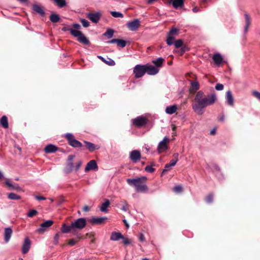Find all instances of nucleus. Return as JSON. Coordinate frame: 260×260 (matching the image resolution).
Wrapping results in <instances>:
<instances>
[{
  "mask_svg": "<svg viewBox=\"0 0 260 260\" xmlns=\"http://www.w3.org/2000/svg\"><path fill=\"white\" fill-rule=\"evenodd\" d=\"M147 179L146 177H137L136 178H127L126 182L130 186H134L138 192H147L148 190L147 186L144 183Z\"/></svg>",
  "mask_w": 260,
  "mask_h": 260,
  "instance_id": "2",
  "label": "nucleus"
},
{
  "mask_svg": "<svg viewBox=\"0 0 260 260\" xmlns=\"http://www.w3.org/2000/svg\"><path fill=\"white\" fill-rule=\"evenodd\" d=\"M129 159L134 163L137 162L141 159V153L139 150L132 151L129 153Z\"/></svg>",
  "mask_w": 260,
  "mask_h": 260,
  "instance_id": "11",
  "label": "nucleus"
},
{
  "mask_svg": "<svg viewBox=\"0 0 260 260\" xmlns=\"http://www.w3.org/2000/svg\"><path fill=\"white\" fill-rule=\"evenodd\" d=\"M64 136L67 139L69 144H71V141H74L75 139L74 135L72 133H67Z\"/></svg>",
  "mask_w": 260,
  "mask_h": 260,
  "instance_id": "38",
  "label": "nucleus"
},
{
  "mask_svg": "<svg viewBox=\"0 0 260 260\" xmlns=\"http://www.w3.org/2000/svg\"><path fill=\"white\" fill-rule=\"evenodd\" d=\"M178 158L173 159L171 160V161H170V162L169 164H170L172 167L174 166L176 164V163H177V162L178 161Z\"/></svg>",
  "mask_w": 260,
  "mask_h": 260,
  "instance_id": "53",
  "label": "nucleus"
},
{
  "mask_svg": "<svg viewBox=\"0 0 260 260\" xmlns=\"http://www.w3.org/2000/svg\"><path fill=\"white\" fill-rule=\"evenodd\" d=\"M98 166L95 160H91L89 161L85 167V172H87L90 170H97Z\"/></svg>",
  "mask_w": 260,
  "mask_h": 260,
  "instance_id": "14",
  "label": "nucleus"
},
{
  "mask_svg": "<svg viewBox=\"0 0 260 260\" xmlns=\"http://www.w3.org/2000/svg\"><path fill=\"white\" fill-rule=\"evenodd\" d=\"M133 123L135 126L140 127L147 123V119L143 116H139L133 120Z\"/></svg>",
  "mask_w": 260,
  "mask_h": 260,
  "instance_id": "10",
  "label": "nucleus"
},
{
  "mask_svg": "<svg viewBox=\"0 0 260 260\" xmlns=\"http://www.w3.org/2000/svg\"><path fill=\"white\" fill-rule=\"evenodd\" d=\"M38 213V211L36 210H30L27 213V216L29 217H32L36 215Z\"/></svg>",
  "mask_w": 260,
  "mask_h": 260,
  "instance_id": "45",
  "label": "nucleus"
},
{
  "mask_svg": "<svg viewBox=\"0 0 260 260\" xmlns=\"http://www.w3.org/2000/svg\"><path fill=\"white\" fill-rule=\"evenodd\" d=\"M191 87L189 90L191 92H195L200 88L199 83L197 81L190 80Z\"/></svg>",
  "mask_w": 260,
  "mask_h": 260,
  "instance_id": "21",
  "label": "nucleus"
},
{
  "mask_svg": "<svg viewBox=\"0 0 260 260\" xmlns=\"http://www.w3.org/2000/svg\"><path fill=\"white\" fill-rule=\"evenodd\" d=\"M72 223L75 232L84 229L86 225V221L84 218H79L72 222Z\"/></svg>",
  "mask_w": 260,
  "mask_h": 260,
  "instance_id": "4",
  "label": "nucleus"
},
{
  "mask_svg": "<svg viewBox=\"0 0 260 260\" xmlns=\"http://www.w3.org/2000/svg\"><path fill=\"white\" fill-rule=\"evenodd\" d=\"M121 239L123 240V243L124 245H128L131 243V241L128 239H125L124 237L123 238H122Z\"/></svg>",
  "mask_w": 260,
  "mask_h": 260,
  "instance_id": "54",
  "label": "nucleus"
},
{
  "mask_svg": "<svg viewBox=\"0 0 260 260\" xmlns=\"http://www.w3.org/2000/svg\"><path fill=\"white\" fill-rule=\"evenodd\" d=\"M11 188L16 189V190H20L21 189V188L20 187V186L17 184L13 185V187H11Z\"/></svg>",
  "mask_w": 260,
  "mask_h": 260,
  "instance_id": "61",
  "label": "nucleus"
},
{
  "mask_svg": "<svg viewBox=\"0 0 260 260\" xmlns=\"http://www.w3.org/2000/svg\"><path fill=\"white\" fill-rule=\"evenodd\" d=\"M35 198H36V200H37L38 201H42V200H46V198L42 197V196H35Z\"/></svg>",
  "mask_w": 260,
  "mask_h": 260,
  "instance_id": "56",
  "label": "nucleus"
},
{
  "mask_svg": "<svg viewBox=\"0 0 260 260\" xmlns=\"http://www.w3.org/2000/svg\"><path fill=\"white\" fill-rule=\"evenodd\" d=\"M110 13L111 15L115 18H122L123 17V14L119 12L111 11Z\"/></svg>",
  "mask_w": 260,
  "mask_h": 260,
  "instance_id": "41",
  "label": "nucleus"
},
{
  "mask_svg": "<svg viewBox=\"0 0 260 260\" xmlns=\"http://www.w3.org/2000/svg\"><path fill=\"white\" fill-rule=\"evenodd\" d=\"M31 9L33 13L38 14L41 17H44L45 11L42 6L39 4H34L32 5Z\"/></svg>",
  "mask_w": 260,
  "mask_h": 260,
  "instance_id": "6",
  "label": "nucleus"
},
{
  "mask_svg": "<svg viewBox=\"0 0 260 260\" xmlns=\"http://www.w3.org/2000/svg\"><path fill=\"white\" fill-rule=\"evenodd\" d=\"M123 238L122 235L119 232H113L111 233L110 240L112 241H118L120 239Z\"/></svg>",
  "mask_w": 260,
  "mask_h": 260,
  "instance_id": "26",
  "label": "nucleus"
},
{
  "mask_svg": "<svg viewBox=\"0 0 260 260\" xmlns=\"http://www.w3.org/2000/svg\"><path fill=\"white\" fill-rule=\"evenodd\" d=\"M5 184L10 188L13 187V185L9 181H6Z\"/></svg>",
  "mask_w": 260,
  "mask_h": 260,
  "instance_id": "63",
  "label": "nucleus"
},
{
  "mask_svg": "<svg viewBox=\"0 0 260 260\" xmlns=\"http://www.w3.org/2000/svg\"><path fill=\"white\" fill-rule=\"evenodd\" d=\"M121 209L123 211H127V210H128V208H127L126 207V201H124V204L122 206V208H121Z\"/></svg>",
  "mask_w": 260,
  "mask_h": 260,
  "instance_id": "58",
  "label": "nucleus"
},
{
  "mask_svg": "<svg viewBox=\"0 0 260 260\" xmlns=\"http://www.w3.org/2000/svg\"><path fill=\"white\" fill-rule=\"evenodd\" d=\"M81 165H82V161L81 160H79L77 162V165H76V166L75 167V170L76 172H77L79 170V169H80Z\"/></svg>",
  "mask_w": 260,
  "mask_h": 260,
  "instance_id": "52",
  "label": "nucleus"
},
{
  "mask_svg": "<svg viewBox=\"0 0 260 260\" xmlns=\"http://www.w3.org/2000/svg\"><path fill=\"white\" fill-rule=\"evenodd\" d=\"M59 8H63L67 5L66 0H53Z\"/></svg>",
  "mask_w": 260,
  "mask_h": 260,
  "instance_id": "36",
  "label": "nucleus"
},
{
  "mask_svg": "<svg viewBox=\"0 0 260 260\" xmlns=\"http://www.w3.org/2000/svg\"><path fill=\"white\" fill-rule=\"evenodd\" d=\"M170 140L167 137H165L162 141L159 142L157 146V151L159 153H161L168 149L167 142H169Z\"/></svg>",
  "mask_w": 260,
  "mask_h": 260,
  "instance_id": "7",
  "label": "nucleus"
},
{
  "mask_svg": "<svg viewBox=\"0 0 260 260\" xmlns=\"http://www.w3.org/2000/svg\"><path fill=\"white\" fill-rule=\"evenodd\" d=\"M114 32V30L111 28H108L103 35L107 37L108 39H110L113 37Z\"/></svg>",
  "mask_w": 260,
  "mask_h": 260,
  "instance_id": "34",
  "label": "nucleus"
},
{
  "mask_svg": "<svg viewBox=\"0 0 260 260\" xmlns=\"http://www.w3.org/2000/svg\"><path fill=\"white\" fill-rule=\"evenodd\" d=\"M75 156L73 155H70L68 156V160L69 162H73V159L74 158Z\"/></svg>",
  "mask_w": 260,
  "mask_h": 260,
  "instance_id": "62",
  "label": "nucleus"
},
{
  "mask_svg": "<svg viewBox=\"0 0 260 260\" xmlns=\"http://www.w3.org/2000/svg\"><path fill=\"white\" fill-rule=\"evenodd\" d=\"M60 19L59 15L56 14H52L50 16V20L53 23H56Z\"/></svg>",
  "mask_w": 260,
  "mask_h": 260,
  "instance_id": "33",
  "label": "nucleus"
},
{
  "mask_svg": "<svg viewBox=\"0 0 260 260\" xmlns=\"http://www.w3.org/2000/svg\"><path fill=\"white\" fill-rule=\"evenodd\" d=\"M80 22L84 27H87L89 25V22L85 19H81Z\"/></svg>",
  "mask_w": 260,
  "mask_h": 260,
  "instance_id": "47",
  "label": "nucleus"
},
{
  "mask_svg": "<svg viewBox=\"0 0 260 260\" xmlns=\"http://www.w3.org/2000/svg\"><path fill=\"white\" fill-rule=\"evenodd\" d=\"M110 205V201L108 199H105V202L103 203L100 207V210L102 212L107 213L108 212V207Z\"/></svg>",
  "mask_w": 260,
  "mask_h": 260,
  "instance_id": "23",
  "label": "nucleus"
},
{
  "mask_svg": "<svg viewBox=\"0 0 260 260\" xmlns=\"http://www.w3.org/2000/svg\"><path fill=\"white\" fill-rule=\"evenodd\" d=\"M146 73L150 75H154L157 74L159 72V69L152 65L148 64H145Z\"/></svg>",
  "mask_w": 260,
  "mask_h": 260,
  "instance_id": "12",
  "label": "nucleus"
},
{
  "mask_svg": "<svg viewBox=\"0 0 260 260\" xmlns=\"http://www.w3.org/2000/svg\"><path fill=\"white\" fill-rule=\"evenodd\" d=\"M73 169V162H69L66 166L65 172L67 173H70Z\"/></svg>",
  "mask_w": 260,
  "mask_h": 260,
  "instance_id": "40",
  "label": "nucleus"
},
{
  "mask_svg": "<svg viewBox=\"0 0 260 260\" xmlns=\"http://www.w3.org/2000/svg\"><path fill=\"white\" fill-rule=\"evenodd\" d=\"M8 198L12 200H18L21 199V197L20 196L13 192L9 193Z\"/></svg>",
  "mask_w": 260,
  "mask_h": 260,
  "instance_id": "35",
  "label": "nucleus"
},
{
  "mask_svg": "<svg viewBox=\"0 0 260 260\" xmlns=\"http://www.w3.org/2000/svg\"><path fill=\"white\" fill-rule=\"evenodd\" d=\"M171 167H172V166L169 164H166L165 166V169L163 170V171L161 173V175H162L164 174H165V173H166L168 171H169V170H170L171 169Z\"/></svg>",
  "mask_w": 260,
  "mask_h": 260,
  "instance_id": "46",
  "label": "nucleus"
},
{
  "mask_svg": "<svg viewBox=\"0 0 260 260\" xmlns=\"http://www.w3.org/2000/svg\"><path fill=\"white\" fill-rule=\"evenodd\" d=\"M139 239L141 242L145 241V238L142 234H140L139 235Z\"/></svg>",
  "mask_w": 260,
  "mask_h": 260,
  "instance_id": "60",
  "label": "nucleus"
},
{
  "mask_svg": "<svg viewBox=\"0 0 260 260\" xmlns=\"http://www.w3.org/2000/svg\"><path fill=\"white\" fill-rule=\"evenodd\" d=\"M244 16L245 18V25L244 26V32L246 33L247 32L249 26L251 23V19L247 13H245Z\"/></svg>",
  "mask_w": 260,
  "mask_h": 260,
  "instance_id": "28",
  "label": "nucleus"
},
{
  "mask_svg": "<svg viewBox=\"0 0 260 260\" xmlns=\"http://www.w3.org/2000/svg\"><path fill=\"white\" fill-rule=\"evenodd\" d=\"M68 243L70 246H73L76 244V241L74 239H72L69 240Z\"/></svg>",
  "mask_w": 260,
  "mask_h": 260,
  "instance_id": "59",
  "label": "nucleus"
},
{
  "mask_svg": "<svg viewBox=\"0 0 260 260\" xmlns=\"http://www.w3.org/2000/svg\"><path fill=\"white\" fill-rule=\"evenodd\" d=\"M59 237V234L58 233L56 234L55 235V236L54 237V242H55V244H56L58 243Z\"/></svg>",
  "mask_w": 260,
  "mask_h": 260,
  "instance_id": "55",
  "label": "nucleus"
},
{
  "mask_svg": "<svg viewBox=\"0 0 260 260\" xmlns=\"http://www.w3.org/2000/svg\"><path fill=\"white\" fill-rule=\"evenodd\" d=\"M177 110V107L175 105L167 106L166 108L165 112L167 114L172 115L175 113Z\"/></svg>",
  "mask_w": 260,
  "mask_h": 260,
  "instance_id": "27",
  "label": "nucleus"
},
{
  "mask_svg": "<svg viewBox=\"0 0 260 260\" xmlns=\"http://www.w3.org/2000/svg\"><path fill=\"white\" fill-rule=\"evenodd\" d=\"M0 123L4 128H7L9 126L7 117L3 116L0 119Z\"/></svg>",
  "mask_w": 260,
  "mask_h": 260,
  "instance_id": "31",
  "label": "nucleus"
},
{
  "mask_svg": "<svg viewBox=\"0 0 260 260\" xmlns=\"http://www.w3.org/2000/svg\"><path fill=\"white\" fill-rule=\"evenodd\" d=\"M12 234V230L11 228H6L5 229L4 236H5V241L6 243H8Z\"/></svg>",
  "mask_w": 260,
  "mask_h": 260,
  "instance_id": "25",
  "label": "nucleus"
},
{
  "mask_svg": "<svg viewBox=\"0 0 260 260\" xmlns=\"http://www.w3.org/2000/svg\"><path fill=\"white\" fill-rule=\"evenodd\" d=\"M173 190L176 192H180L182 191V187L181 185H178L174 187Z\"/></svg>",
  "mask_w": 260,
  "mask_h": 260,
  "instance_id": "49",
  "label": "nucleus"
},
{
  "mask_svg": "<svg viewBox=\"0 0 260 260\" xmlns=\"http://www.w3.org/2000/svg\"><path fill=\"white\" fill-rule=\"evenodd\" d=\"M70 145L72 147L75 148H80L82 146V143L76 139H75L73 141H71V144H70Z\"/></svg>",
  "mask_w": 260,
  "mask_h": 260,
  "instance_id": "37",
  "label": "nucleus"
},
{
  "mask_svg": "<svg viewBox=\"0 0 260 260\" xmlns=\"http://www.w3.org/2000/svg\"><path fill=\"white\" fill-rule=\"evenodd\" d=\"M216 100L217 96L215 93L205 95L202 90H199L195 95L192 104V109L197 114L203 115L205 112V109L214 104Z\"/></svg>",
  "mask_w": 260,
  "mask_h": 260,
  "instance_id": "1",
  "label": "nucleus"
},
{
  "mask_svg": "<svg viewBox=\"0 0 260 260\" xmlns=\"http://www.w3.org/2000/svg\"><path fill=\"white\" fill-rule=\"evenodd\" d=\"M206 202L210 204L213 202V196L212 194H208L206 199H205Z\"/></svg>",
  "mask_w": 260,
  "mask_h": 260,
  "instance_id": "43",
  "label": "nucleus"
},
{
  "mask_svg": "<svg viewBox=\"0 0 260 260\" xmlns=\"http://www.w3.org/2000/svg\"><path fill=\"white\" fill-rule=\"evenodd\" d=\"M164 59L162 57H159L157 59L153 60V62L156 65L158 68L160 67L163 63Z\"/></svg>",
  "mask_w": 260,
  "mask_h": 260,
  "instance_id": "39",
  "label": "nucleus"
},
{
  "mask_svg": "<svg viewBox=\"0 0 260 260\" xmlns=\"http://www.w3.org/2000/svg\"><path fill=\"white\" fill-rule=\"evenodd\" d=\"M61 29L63 31H69L73 36L77 38V40L80 43L84 45H89L90 44L89 40L82 34L81 31L75 30L68 26L63 27Z\"/></svg>",
  "mask_w": 260,
  "mask_h": 260,
  "instance_id": "3",
  "label": "nucleus"
},
{
  "mask_svg": "<svg viewBox=\"0 0 260 260\" xmlns=\"http://www.w3.org/2000/svg\"><path fill=\"white\" fill-rule=\"evenodd\" d=\"M178 31L179 29L178 28L173 27L170 30L168 34L175 37V36L177 35Z\"/></svg>",
  "mask_w": 260,
  "mask_h": 260,
  "instance_id": "44",
  "label": "nucleus"
},
{
  "mask_svg": "<svg viewBox=\"0 0 260 260\" xmlns=\"http://www.w3.org/2000/svg\"><path fill=\"white\" fill-rule=\"evenodd\" d=\"M89 210H90V209H89V207H88V206H84V207H83V210L84 211H85V212H88V211H89Z\"/></svg>",
  "mask_w": 260,
  "mask_h": 260,
  "instance_id": "64",
  "label": "nucleus"
},
{
  "mask_svg": "<svg viewBox=\"0 0 260 260\" xmlns=\"http://www.w3.org/2000/svg\"><path fill=\"white\" fill-rule=\"evenodd\" d=\"M213 60L216 66H220L223 61V58L221 54L219 53H216L213 56Z\"/></svg>",
  "mask_w": 260,
  "mask_h": 260,
  "instance_id": "20",
  "label": "nucleus"
},
{
  "mask_svg": "<svg viewBox=\"0 0 260 260\" xmlns=\"http://www.w3.org/2000/svg\"><path fill=\"white\" fill-rule=\"evenodd\" d=\"M98 57L101 59L103 62H105L109 66H113L115 64V62L114 61V60H113L111 58H107L108 60H107L102 56H98Z\"/></svg>",
  "mask_w": 260,
  "mask_h": 260,
  "instance_id": "29",
  "label": "nucleus"
},
{
  "mask_svg": "<svg viewBox=\"0 0 260 260\" xmlns=\"http://www.w3.org/2000/svg\"><path fill=\"white\" fill-rule=\"evenodd\" d=\"M107 220L106 217H92L90 219V223L92 224H102Z\"/></svg>",
  "mask_w": 260,
  "mask_h": 260,
  "instance_id": "17",
  "label": "nucleus"
},
{
  "mask_svg": "<svg viewBox=\"0 0 260 260\" xmlns=\"http://www.w3.org/2000/svg\"><path fill=\"white\" fill-rule=\"evenodd\" d=\"M30 247V241L28 238L26 237L24 239L22 244V252L23 254L27 253Z\"/></svg>",
  "mask_w": 260,
  "mask_h": 260,
  "instance_id": "15",
  "label": "nucleus"
},
{
  "mask_svg": "<svg viewBox=\"0 0 260 260\" xmlns=\"http://www.w3.org/2000/svg\"><path fill=\"white\" fill-rule=\"evenodd\" d=\"M252 95L260 101V92L256 90L252 91Z\"/></svg>",
  "mask_w": 260,
  "mask_h": 260,
  "instance_id": "50",
  "label": "nucleus"
},
{
  "mask_svg": "<svg viewBox=\"0 0 260 260\" xmlns=\"http://www.w3.org/2000/svg\"><path fill=\"white\" fill-rule=\"evenodd\" d=\"M225 104L230 106H233L234 105V99L231 90H228L225 94Z\"/></svg>",
  "mask_w": 260,
  "mask_h": 260,
  "instance_id": "13",
  "label": "nucleus"
},
{
  "mask_svg": "<svg viewBox=\"0 0 260 260\" xmlns=\"http://www.w3.org/2000/svg\"><path fill=\"white\" fill-rule=\"evenodd\" d=\"M145 171L148 173H153L155 171V169L152 168V166H147L145 168Z\"/></svg>",
  "mask_w": 260,
  "mask_h": 260,
  "instance_id": "48",
  "label": "nucleus"
},
{
  "mask_svg": "<svg viewBox=\"0 0 260 260\" xmlns=\"http://www.w3.org/2000/svg\"><path fill=\"white\" fill-rule=\"evenodd\" d=\"M61 232L63 234H68L70 233H75L73 227L72 226V223L70 225H68L66 223H63L61 228Z\"/></svg>",
  "mask_w": 260,
  "mask_h": 260,
  "instance_id": "16",
  "label": "nucleus"
},
{
  "mask_svg": "<svg viewBox=\"0 0 260 260\" xmlns=\"http://www.w3.org/2000/svg\"><path fill=\"white\" fill-rule=\"evenodd\" d=\"M107 43L108 44H116L118 46H120L121 48H124L126 44L125 41L117 39H114L108 41Z\"/></svg>",
  "mask_w": 260,
  "mask_h": 260,
  "instance_id": "18",
  "label": "nucleus"
},
{
  "mask_svg": "<svg viewBox=\"0 0 260 260\" xmlns=\"http://www.w3.org/2000/svg\"><path fill=\"white\" fill-rule=\"evenodd\" d=\"M145 64H137L134 69V74L136 78L142 77L146 73Z\"/></svg>",
  "mask_w": 260,
  "mask_h": 260,
  "instance_id": "5",
  "label": "nucleus"
},
{
  "mask_svg": "<svg viewBox=\"0 0 260 260\" xmlns=\"http://www.w3.org/2000/svg\"><path fill=\"white\" fill-rule=\"evenodd\" d=\"M84 143L85 144V146L87 149H88L90 151H93L96 149H99V147L96 148V146L91 142L85 141Z\"/></svg>",
  "mask_w": 260,
  "mask_h": 260,
  "instance_id": "30",
  "label": "nucleus"
},
{
  "mask_svg": "<svg viewBox=\"0 0 260 260\" xmlns=\"http://www.w3.org/2000/svg\"><path fill=\"white\" fill-rule=\"evenodd\" d=\"M184 0H171V3L174 8L177 9L184 6Z\"/></svg>",
  "mask_w": 260,
  "mask_h": 260,
  "instance_id": "24",
  "label": "nucleus"
},
{
  "mask_svg": "<svg viewBox=\"0 0 260 260\" xmlns=\"http://www.w3.org/2000/svg\"><path fill=\"white\" fill-rule=\"evenodd\" d=\"M175 39V36H172L168 33L167 39L166 40L167 44L168 46H171L174 44V40Z\"/></svg>",
  "mask_w": 260,
  "mask_h": 260,
  "instance_id": "32",
  "label": "nucleus"
},
{
  "mask_svg": "<svg viewBox=\"0 0 260 260\" xmlns=\"http://www.w3.org/2000/svg\"><path fill=\"white\" fill-rule=\"evenodd\" d=\"M53 223V221L51 220H47L40 225V227L38 229V232H43L46 230V228L51 226Z\"/></svg>",
  "mask_w": 260,
  "mask_h": 260,
  "instance_id": "19",
  "label": "nucleus"
},
{
  "mask_svg": "<svg viewBox=\"0 0 260 260\" xmlns=\"http://www.w3.org/2000/svg\"><path fill=\"white\" fill-rule=\"evenodd\" d=\"M175 47L178 48L182 46L183 41L181 39H178L174 42Z\"/></svg>",
  "mask_w": 260,
  "mask_h": 260,
  "instance_id": "42",
  "label": "nucleus"
},
{
  "mask_svg": "<svg viewBox=\"0 0 260 260\" xmlns=\"http://www.w3.org/2000/svg\"><path fill=\"white\" fill-rule=\"evenodd\" d=\"M215 89L218 91H221L223 89V85L220 83H217L215 86Z\"/></svg>",
  "mask_w": 260,
  "mask_h": 260,
  "instance_id": "51",
  "label": "nucleus"
},
{
  "mask_svg": "<svg viewBox=\"0 0 260 260\" xmlns=\"http://www.w3.org/2000/svg\"><path fill=\"white\" fill-rule=\"evenodd\" d=\"M58 149L57 147L53 144L47 145L44 149V151L47 153H52L55 152Z\"/></svg>",
  "mask_w": 260,
  "mask_h": 260,
  "instance_id": "22",
  "label": "nucleus"
},
{
  "mask_svg": "<svg viewBox=\"0 0 260 260\" xmlns=\"http://www.w3.org/2000/svg\"><path fill=\"white\" fill-rule=\"evenodd\" d=\"M102 16V14L100 12H96L94 13H88L87 14V17L92 22L96 23L100 20Z\"/></svg>",
  "mask_w": 260,
  "mask_h": 260,
  "instance_id": "9",
  "label": "nucleus"
},
{
  "mask_svg": "<svg viewBox=\"0 0 260 260\" xmlns=\"http://www.w3.org/2000/svg\"><path fill=\"white\" fill-rule=\"evenodd\" d=\"M140 25V21L138 19L128 22L126 24L127 28L131 31H136Z\"/></svg>",
  "mask_w": 260,
  "mask_h": 260,
  "instance_id": "8",
  "label": "nucleus"
},
{
  "mask_svg": "<svg viewBox=\"0 0 260 260\" xmlns=\"http://www.w3.org/2000/svg\"><path fill=\"white\" fill-rule=\"evenodd\" d=\"M73 27L75 28V30H78V29H80L81 27V26L78 23H74L73 24Z\"/></svg>",
  "mask_w": 260,
  "mask_h": 260,
  "instance_id": "57",
  "label": "nucleus"
}]
</instances>
